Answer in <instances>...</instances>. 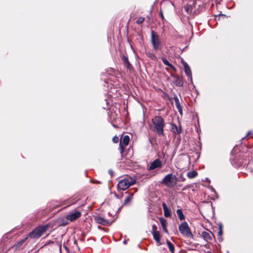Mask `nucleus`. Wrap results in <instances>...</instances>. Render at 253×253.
<instances>
[{
    "instance_id": "obj_22",
    "label": "nucleus",
    "mask_w": 253,
    "mask_h": 253,
    "mask_svg": "<svg viewBox=\"0 0 253 253\" xmlns=\"http://www.w3.org/2000/svg\"><path fill=\"white\" fill-rule=\"evenodd\" d=\"M162 61H163V63H164L166 65H167V66H169V67H172V66L171 65V64H170L169 63V62L168 61V60L166 58H162Z\"/></svg>"
},
{
    "instance_id": "obj_32",
    "label": "nucleus",
    "mask_w": 253,
    "mask_h": 253,
    "mask_svg": "<svg viewBox=\"0 0 253 253\" xmlns=\"http://www.w3.org/2000/svg\"><path fill=\"white\" fill-rule=\"evenodd\" d=\"M177 109L178 110L179 112L181 114H182V108H181V107L179 108H178Z\"/></svg>"
},
{
    "instance_id": "obj_30",
    "label": "nucleus",
    "mask_w": 253,
    "mask_h": 253,
    "mask_svg": "<svg viewBox=\"0 0 253 253\" xmlns=\"http://www.w3.org/2000/svg\"><path fill=\"white\" fill-rule=\"evenodd\" d=\"M126 66L128 68H129L131 66V64H130V63L129 62H128L127 63H126V64H125Z\"/></svg>"
},
{
    "instance_id": "obj_13",
    "label": "nucleus",
    "mask_w": 253,
    "mask_h": 253,
    "mask_svg": "<svg viewBox=\"0 0 253 253\" xmlns=\"http://www.w3.org/2000/svg\"><path fill=\"white\" fill-rule=\"evenodd\" d=\"M202 237L205 240L208 241L211 239L212 234L208 231H204L202 232Z\"/></svg>"
},
{
    "instance_id": "obj_20",
    "label": "nucleus",
    "mask_w": 253,
    "mask_h": 253,
    "mask_svg": "<svg viewBox=\"0 0 253 253\" xmlns=\"http://www.w3.org/2000/svg\"><path fill=\"white\" fill-rule=\"evenodd\" d=\"M132 196H133V194H130L129 196L126 197V199L125 200L124 204L126 205V204H128L130 202V201L131 200V199L132 198Z\"/></svg>"
},
{
    "instance_id": "obj_19",
    "label": "nucleus",
    "mask_w": 253,
    "mask_h": 253,
    "mask_svg": "<svg viewBox=\"0 0 253 253\" xmlns=\"http://www.w3.org/2000/svg\"><path fill=\"white\" fill-rule=\"evenodd\" d=\"M167 243L169 247V251L172 253H173L174 252V247L172 243H171L169 241H167Z\"/></svg>"
},
{
    "instance_id": "obj_16",
    "label": "nucleus",
    "mask_w": 253,
    "mask_h": 253,
    "mask_svg": "<svg viewBox=\"0 0 253 253\" xmlns=\"http://www.w3.org/2000/svg\"><path fill=\"white\" fill-rule=\"evenodd\" d=\"M198 175V173L195 171L192 170L187 172V176L188 178L191 179L196 177Z\"/></svg>"
},
{
    "instance_id": "obj_11",
    "label": "nucleus",
    "mask_w": 253,
    "mask_h": 253,
    "mask_svg": "<svg viewBox=\"0 0 253 253\" xmlns=\"http://www.w3.org/2000/svg\"><path fill=\"white\" fill-rule=\"evenodd\" d=\"M163 208L164 211V215L166 217H169L171 216V211L169 209L165 203H163Z\"/></svg>"
},
{
    "instance_id": "obj_9",
    "label": "nucleus",
    "mask_w": 253,
    "mask_h": 253,
    "mask_svg": "<svg viewBox=\"0 0 253 253\" xmlns=\"http://www.w3.org/2000/svg\"><path fill=\"white\" fill-rule=\"evenodd\" d=\"M182 63H183V66L184 67V71H185V74L188 77L190 78L191 80H192V74H191V71L189 66L185 62H183Z\"/></svg>"
},
{
    "instance_id": "obj_10",
    "label": "nucleus",
    "mask_w": 253,
    "mask_h": 253,
    "mask_svg": "<svg viewBox=\"0 0 253 253\" xmlns=\"http://www.w3.org/2000/svg\"><path fill=\"white\" fill-rule=\"evenodd\" d=\"M161 165L162 163L161 161L159 160H156L150 164L149 169H154L157 168L161 167Z\"/></svg>"
},
{
    "instance_id": "obj_17",
    "label": "nucleus",
    "mask_w": 253,
    "mask_h": 253,
    "mask_svg": "<svg viewBox=\"0 0 253 253\" xmlns=\"http://www.w3.org/2000/svg\"><path fill=\"white\" fill-rule=\"evenodd\" d=\"M153 131L157 132L158 134H162L163 133V127H152Z\"/></svg>"
},
{
    "instance_id": "obj_26",
    "label": "nucleus",
    "mask_w": 253,
    "mask_h": 253,
    "mask_svg": "<svg viewBox=\"0 0 253 253\" xmlns=\"http://www.w3.org/2000/svg\"><path fill=\"white\" fill-rule=\"evenodd\" d=\"M122 59H123V61L125 62V64H126V63L129 62L127 57H126L125 55H123L122 56Z\"/></svg>"
},
{
    "instance_id": "obj_29",
    "label": "nucleus",
    "mask_w": 253,
    "mask_h": 253,
    "mask_svg": "<svg viewBox=\"0 0 253 253\" xmlns=\"http://www.w3.org/2000/svg\"><path fill=\"white\" fill-rule=\"evenodd\" d=\"M160 15H161V17L162 19L163 20H165V18H164V15H163V13L162 12V11H161V13H160Z\"/></svg>"
},
{
    "instance_id": "obj_7",
    "label": "nucleus",
    "mask_w": 253,
    "mask_h": 253,
    "mask_svg": "<svg viewBox=\"0 0 253 253\" xmlns=\"http://www.w3.org/2000/svg\"><path fill=\"white\" fill-rule=\"evenodd\" d=\"M153 123L155 126H164V125L163 119L159 116L155 117L153 119Z\"/></svg>"
},
{
    "instance_id": "obj_5",
    "label": "nucleus",
    "mask_w": 253,
    "mask_h": 253,
    "mask_svg": "<svg viewBox=\"0 0 253 253\" xmlns=\"http://www.w3.org/2000/svg\"><path fill=\"white\" fill-rule=\"evenodd\" d=\"M151 42L155 50H157L160 48V41L158 35L154 31L151 32Z\"/></svg>"
},
{
    "instance_id": "obj_21",
    "label": "nucleus",
    "mask_w": 253,
    "mask_h": 253,
    "mask_svg": "<svg viewBox=\"0 0 253 253\" xmlns=\"http://www.w3.org/2000/svg\"><path fill=\"white\" fill-rule=\"evenodd\" d=\"M171 131L174 133H180L181 131V127H172Z\"/></svg>"
},
{
    "instance_id": "obj_12",
    "label": "nucleus",
    "mask_w": 253,
    "mask_h": 253,
    "mask_svg": "<svg viewBox=\"0 0 253 253\" xmlns=\"http://www.w3.org/2000/svg\"><path fill=\"white\" fill-rule=\"evenodd\" d=\"M160 221L163 229L164 230L165 233H168V230L167 229V222L166 219L161 217L160 218Z\"/></svg>"
},
{
    "instance_id": "obj_8",
    "label": "nucleus",
    "mask_w": 253,
    "mask_h": 253,
    "mask_svg": "<svg viewBox=\"0 0 253 253\" xmlns=\"http://www.w3.org/2000/svg\"><path fill=\"white\" fill-rule=\"evenodd\" d=\"M129 141V137L128 135H125L123 138V140L121 141L120 143V147L121 149V152H122L124 151V147L123 145H124L125 146L127 145Z\"/></svg>"
},
{
    "instance_id": "obj_25",
    "label": "nucleus",
    "mask_w": 253,
    "mask_h": 253,
    "mask_svg": "<svg viewBox=\"0 0 253 253\" xmlns=\"http://www.w3.org/2000/svg\"><path fill=\"white\" fill-rule=\"evenodd\" d=\"M144 18H143V17H139L137 20L136 23L137 24H140L142 23V22L144 21Z\"/></svg>"
},
{
    "instance_id": "obj_15",
    "label": "nucleus",
    "mask_w": 253,
    "mask_h": 253,
    "mask_svg": "<svg viewBox=\"0 0 253 253\" xmlns=\"http://www.w3.org/2000/svg\"><path fill=\"white\" fill-rule=\"evenodd\" d=\"M154 239L158 243H160L161 236L159 231H155L154 233H152Z\"/></svg>"
},
{
    "instance_id": "obj_18",
    "label": "nucleus",
    "mask_w": 253,
    "mask_h": 253,
    "mask_svg": "<svg viewBox=\"0 0 253 253\" xmlns=\"http://www.w3.org/2000/svg\"><path fill=\"white\" fill-rule=\"evenodd\" d=\"M176 213L178 217L180 220H183L184 219V215L183 214L182 211L181 209H178L176 211Z\"/></svg>"
},
{
    "instance_id": "obj_6",
    "label": "nucleus",
    "mask_w": 253,
    "mask_h": 253,
    "mask_svg": "<svg viewBox=\"0 0 253 253\" xmlns=\"http://www.w3.org/2000/svg\"><path fill=\"white\" fill-rule=\"evenodd\" d=\"M81 212L77 211H74L70 213L69 214H68L67 215L66 218L67 219H69L70 221H73L76 220V219L78 218L79 217H80L81 216Z\"/></svg>"
},
{
    "instance_id": "obj_14",
    "label": "nucleus",
    "mask_w": 253,
    "mask_h": 253,
    "mask_svg": "<svg viewBox=\"0 0 253 253\" xmlns=\"http://www.w3.org/2000/svg\"><path fill=\"white\" fill-rule=\"evenodd\" d=\"M95 220L98 223L101 224L103 225H106L109 223L106 219L101 217H96Z\"/></svg>"
},
{
    "instance_id": "obj_4",
    "label": "nucleus",
    "mask_w": 253,
    "mask_h": 253,
    "mask_svg": "<svg viewBox=\"0 0 253 253\" xmlns=\"http://www.w3.org/2000/svg\"><path fill=\"white\" fill-rule=\"evenodd\" d=\"M179 230L181 234L183 236L191 237L192 234L190 231L188 224L186 222L182 223L179 226Z\"/></svg>"
},
{
    "instance_id": "obj_34",
    "label": "nucleus",
    "mask_w": 253,
    "mask_h": 253,
    "mask_svg": "<svg viewBox=\"0 0 253 253\" xmlns=\"http://www.w3.org/2000/svg\"><path fill=\"white\" fill-rule=\"evenodd\" d=\"M251 134V132L249 131V132H248L247 136H250Z\"/></svg>"
},
{
    "instance_id": "obj_33",
    "label": "nucleus",
    "mask_w": 253,
    "mask_h": 253,
    "mask_svg": "<svg viewBox=\"0 0 253 253\" xmlns=\"http://www.w3.org/2000/svg\"><path fill=\"white\" fill-rule=\"evenodd\" d=\"M218 234L219 235H221L222 234V231L221 230V229H220L219 232H218Z\"/></svg>"
},
{
    "instance_id": "obj_27",
    "label": "nucleus",
    "mask_w": 253,
    "mask_h": 253,
    "mask_svg": "<svg viewBox=\"0 0 253 253\" xmlns=\"http://www.w3.org/2000/svg\"><path fill=\"white\" fill-rule=\"evenodd\" d=\"M112 140L114 143H117L119 141V138L117 136H114Z\"/></svg>"
},
{
    "instance_id": "obj_23",
    "label": "nucleus",
    "mask_w": 253,
    "mask_h": 253,
    "mask_svg": "<svg viewBox=\"0 0 253 253\" xmlns=\"http://www.w3.org/2000/svg\"><path fill=\"white\" fill-rule=\"evenodd\" d=\"M174 100H175V105H176L177 108L178 109L179 108H181V107L180 106V103H179V99H178V97H174Z\"/></svg>"
},
{
    "instance_id": "obj_31",
    "label": "nucleus",
    "mask_w": 253,
    "mask_h": 253,
    "mask_svg": "<svg viewBox=\"0 0 253 253\" xmlns=\"http://www.w3.org/2000/svg\"><path fill=\"white\" fill-rule=\"evenodd\" d=\"M126 66L128 68H129L131 66V64H130V63L129 62H128L127 63H126V64H125Z\"/></svg>"
},
{
    "instance_id": "obj_3",
    "label": "nucleus",
    "mask_w": 253,
    "mask_h": 253,
    "mask_svg": "<svg viewBox=\"0 0 253 253\" xmlns=\"http://www.w3.org/2000/svg\"><path fill=\"white\" fill-rule=\"evenodd\" d=\"M48 227V224L38 227L31 233L30 236L34 238L40 237L47 230Z\"/></svg>"
},
{
    "instance_id": "obj_1",
    "label": "nucleus",
    "mask_w": 253,
    "mask_h": 253,
    "mask_svg": "<svg viewBox=\"0 0 253 253\" xmlns=\"http://www.w3.org/2000/svg\"><path fill=\"white\" fill-rule=\"evenodd\" d=\"M136 183V179L131 177H127L119 181L118 184L119 189L125 191Z\"/></svg>"
},
{
    "instance_id": "obj_28",
    "label": "nucleus",
    "mask_w": 253,
    "mask_h": 253,
    "mask_svg": "<svg viewBox=\"0 0 253 253\" xmlns=\"http://www.w3.org/2000/svg\"><path fill=\"white\" fill-rule=\"evenodd\" d=\"M155 231H158L157 230V227L156 225H154L152 226V233H154Z\"/></svg>"
},
{
    "instance_id": "obj_2",
    "label": "nucleus",
    "mask_w": 253,
    "mask_h": 253,
    "mask_svg": "<svg viewBox=\"0 0 253 253\" xmlns=\"http://www.w3.org/2000/svg\"><path fill=\"white\" fill-rule=\"evenodd\" d=\"M177 178L171 173L165 176L162 181L163 184L169 187H172L177 183Z\"/></svg>"
},
{
    "instance_id": "obj_24",
    "label": "nucleus",
    "mask_w": 253,
    "mask_h": 253,
    "mask_svg": "<svg viewBox=\"0 0 253 253\" xmlns=\"http://www.w3.org/2000/svg\"><path fill=\"white\" fill-rule=\"evenodd\" d=\"M176 82V84L177 85H178L179 86H181L182 85L183 81L180 78H177Z\"/></svg>"
}]
</instances>
